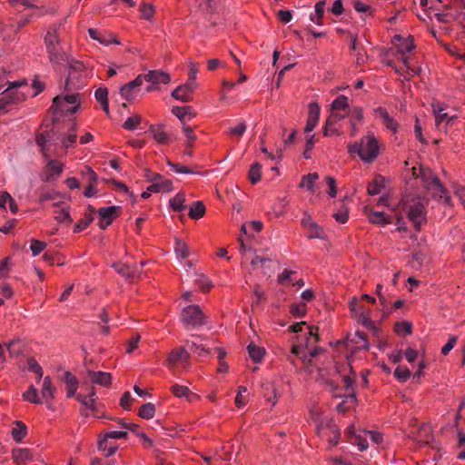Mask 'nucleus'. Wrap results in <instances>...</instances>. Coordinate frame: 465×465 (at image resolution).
Listing matches in <instances>:
<instances>
[{
  "label": "nucleus",
  "mask_w": 465,
  "mask_h": 465,
  "mask_svg": "<svg viewBox=\"0 0 465 465\" xmlns=\"http://www.w3.org/2000/svg\"><path fill=\"white\" fill-rule=\"evenodd\" d=\"M426 203L425 199L414 195H405L401 201L402 211L417 231H420L421 225L427 221Z\"/></svg>",
  "instance_id": "obj_1"
},
{
  "label": "nucleus",
  "mask_w": 465,
  "mask_h": 465,
  "mask_svg": "<svg viewBox=\"0 0 465 465\" xmlns=\"http://www.w3.org/2000/svg\"><path fill=\"white\" fill-rule=\"evenodd\" d=\"M351 153H358L361 159L366 163L373 162L379 154L378 142L373 135L363 137L361 143L349 145Z\"/></svg>",
  "instance_id": "obj_2"
},
{
  "label": "nucleus",
  "mask_w": 465,
  "mask_h": 465,
  "mask_svg": "<svg viewBox=\"0 0 465 465\" xmlns=\"http://www.w3.org/2000/svg\"><path fill=\"white\" fill-rule=\"evenodd\" d=\"M307 322H295L293 325L290 327L292 332H302L304 331V345L306 347L319 341L318 327L311 326L306 324Z\"/></svg>",
  "instance_id": "obj_3"
},
{
  "label": "nucleus",
  "mask_w": 465,
  "mask_h": 465,
  "mask_svg": "<svg viewBox=\"0 0 465 465\" xmlns=\"http://www.w3.org/2000/svg\"><path fill=\"white\" fill-rule=\"evenodd\" d=\"M78 97L76 94H68L64 97L57 95L53 99V106L62 112L65 111L74 114L78 109L77 104Z\"/></svg>",
  "instance_id": "obj_4"
},
{
  "label": "nucleus",
  "mask_w": 465,
  "mask_h": 465,
  "mask_svg": "<svg viewBox=\"0 0 465 465\" xmlns=\"http://www.w3.org/2000/svg\"><path fill=\"white\" fill-rule=\"evenodd\" d=\"M431 192L433 197L439 198L445 204H450V197L437 176H431L426 181V186Z\"/></svg>",
  "instance_id": "obj_5"
},
{
  "label": "nucleus",
  "mask_w": 465,
  "mask_h": 465,
  "mask_svg": "<svg viewBox=\"0 0 465 465\" xmlns=\"http://www.w3.org/2000/svg\"><path fill=\"white\" fill-rule=\"evenodd\" d=\"M120 207L119 206H109V207H102L98 210V214L100 221L98 223L99 227L102 230L106 229L113 221L119 216L120 214Z\"/></svg>",
  "instance_id": "obj_6"
},
{
  "label": "nucleus",
  "mask_w": 465,
  "mask_h": 465,
  "mask_svg": "<svg viewBox=\"0 0 465 465\" xmlns=\"http://www.w3.org/2000/svg\"><path fill=\"white\" fill-rule=\"evenodd\" d=\"M147 177L152 182V184L148 187V191L160 193L169 192L173 189L172 182L163 179L162 175L159 173H151Z\"/></svg>",
  "instance_id": "obj_7"
},
{
  "label": "nucleus",
  "mask_w": 465,
  "mask_h": 465,
  "mask_svg": "<svg viewBox=\"0 0 465 465\" xmlns=\"http://www.w3.org/2000/svg\"><path fill=\"white\" fill-rule=\"evenodd\" d=\"M143 82V74H139L134 80L125 84L120 89L121 96L128 101L135 98L136 94L139 91V87Z\"/></svg>",
  "instance_id": "obj_8"
},
{
  "label": "nucleus",
  "mask_w": 465,
  "mask_h": 465,
  "mask_svg": "<svg viewBox=\"0 0 465 465\" xmlns=\"http://www.w3.org/2000/svg\"><path fill=\"white\" fill-rule=\"evenodd\" d=\"M61 26L62 24L53 25L47 30V33L45 36L46 51L62 46L61 39L59 36Z\"/></svg>",
  "instance_id": "obj_9"
},
{
  "label": "nucleus",
  "mask_w": 465,
  "mask_h": 465,
  "mask_svg": "<svg viewBox=\"0 0 465 465\" xmlns=\"http://www.w3.org/2000/svg\"><path fill=\"white\" fill-rule=\"evenodd\" d=\"M22 87L29 89L25 81H15V82L9 83V85L6 88V91L10 92L12 101L15 104L25 101L27 97L26 92L19 90V88H22Z\"/></svg>",
  "instance_id": "obj_10"
},
{
  "label": "nucleus",
  "mask_w": 465,
  "mask_h": 465,
  "mask_svg": "<svg viewBox=\"0 0 465 465\" xmlns=\"http://www.w3.org/2000/svg\"><path fill=\"white\" fill-rule=\"evenodd\" d=\"M195 89V84L187 83L181 84L172 92V96L176 100L187 103L192 101V94Z\"/></svg>",
  "instance_id": "obj_11"
},
{
  "label": "nucleus",
  "mask_w": 465,
  "mask_h": 465,
  "mask_svg": "<svg viewBox=\"0 0 465 465\" xmlns=\"http://www.w3.org/2000/svg\"><path fill=\"white\" fill-rule=\"evenodd\" d=\"M143 266V262H141L140 268H138L137 266L131 268L129 265L125 263L114 264L115 271L129 282H133L136 277H138V275L141 273Z\"/></svg>",
  "instance_id": "obj_12"
},
{
  "label": "nucleus",
  "mask_w": 465,
  "mask_h": 465,
  "mask_svg": "<svg viewBox=\"0 0 465 465\" xmlns=\"http://www.w3.org/2000/svg\"><path fill=\"white\" fill-rule=\"evenodd\" d=\"M348 368H350L351 374L342 376L344 389L346 391H348V394L345 396V398L347 401H351L352 403H354L357 401L353 387L356 379V373L353 371L352 367L350 363H348Z\"/></svg>",
  "instance_id": "obj_13"
},
{
  "label": "nucleus",
  "mask_w": 465,
  "mask_h": 465,
  "mask_svg": "<svg viewBox=\"0 0 465 465\" xmlns=\"http://www.w3.org/2000/svg\"><path fill=\"white\" fill-rule=\"evenodd\" d=\"M63 168V164L58 161L50 160L43 172L42 180L50 182L55 176H59L62 173Z\"/></svg>",
  "instance_id": "obj_14"
},
{
  "label": "nucleus",
  "mask_w": 465,
  "mask_h": 465,
  "mask_svg": "<svg viewBox=\"0 0 465 465\" xmlns=\"http://www.w3.org/2000/svg\"><path fill=\"white\" fill-rule=\"evenodd\" d=\"M349 342H351L354 344V347L351 348L352 351L368 350L370 347L366 333L364 331H359V330H357L355 331V333L353 334V337L347 339V341H346L347 348L350 347Z\"/></svg>",
  "instance_id": "obj_15"
},
{
  "label": "nucleus",
  "mask_w": 465,
  "mask_h": 465,
  "mask_svg": "<svg viewBox=\"0 0 465 465\" xmlns=\"http://www.w3.org/2000/svg\"><path fill=\"white\" fill-rule=\"evenodd\" d=\"M351 311L354 317H359L360 320H371L370 309L362 301L353 298L350 303Z\"/></svg>",
  "instance_id": "obj_16"
},
{
  "label": "nucleus",
  "mask_w": 465,
  "mask_h": 465,
  "mask_svg": "<svg viewBox=\"0 0 465 465\" xmlns=\"http://www.w3.org/2000/svg\"><path fill=\"white\" fill-rule=\"evenodd\" d=\"M321 108L317 103H311L309 104L308 119L304 131L306 133L312 132L317 125L320 118Z\"/></svg>",
  "instance_id": "obj_17"
},
{
  "label": "nucleus",
  "mask_w": 465,
  "mask_h": 465,
  "mask_svg": "<svg viewBox=\"0 0 465 465\" xmlns=\"http://www.w3.org/2000/svg\"><path fill=\"white\" fill-rule=\"evenodd\" d=\"M181 320H203L210 316L205 314L198 305H188L182 309Z\"/></svg>",
  "instance_id": "obj_18"
},
{
  "label": "nucleus",
  "mask_w": 465,
  "mask_h": 465,
  "mask_svg": "<svg viewBox=\"0 0 465 465\" xmlns=\"http://www.w3.org/2000/svg\"><path fill=\"white\" fill-rule=\"evenodd\" d=\"M62 381L65 384L66 396L68 398L74 397L78 389V379L72 372L65 371L63 374Z\"/></svg>",
  "instance_id": "obj_19"
},
{
  "label": "nucleus",
  "mask_w": 465,
  "mask_h": 465,
  "mask_svg": "<svg viewBox=\"0 0 465 465\" xmlns=\"http://www.w3.org/2000/svg\"><path fill=\"white\" fill-rule=\"evenodd\" d=\"M143 81L151 82L153 84H168L171 80L170 75L161 70H152L143 75Z\"/></svg>",
  "instance_id": "obj_20"
},
{
  "label": "nucleus",
  "mask_w": 465,
  "mask_h": 465,
  "mask_svg": "<svg viewBox=\"0 0 465 465\" xmlns=\"http://www.w3.org/2000/svg\"><path fill=\"white\" fill-rule=\"evenodd\" d=\"M54 207L59 208V210L55 211V220L60 223L71 224L73 223V219L70 216V207L65 204L64 202H55L54 203Z\"/></svg>",
  "instance_id": "obj_21"
},
{
  "label": "nucleus",
  "mask_w": 465,
  "mask_h": 465,
  "mask_svg": "<svg viewBox=\"0 0 465 465\" xmlns=\"http://www.w3.org/2000/svg\"><path fill=\"white\" fill-rule=\"evenodd\" d=\"M87 375L92 383L108 387L112 382V376L109 372L88 371Z\"/></svg>",
  "instance_id": "obj_22"
},
{
  "label": "nucleus",
  "mask_w": 465,
  "mask_h": 465,
  "mask_svg": "<svg viewBox=\"0 0 465 465\" xmlns=\"http://www.w3.org/2000/svg\"><path fill=\"white\" fill-rule=\"evenodd\" d=\"M189 359V353L183 348L173 349L167 357L168 367H173L179 361H186Z\"/></svg>",
  "instance_id": "obj_23"
},
{
  "label": "nucleus",
  "mask_w": 465,
  "mask_h": 465,
  "mask_svg": "<svg viewBox=\"0 0 465 465\" xmlns=\"http://www.w3.org/2000/svg\"><path fill=\"white\" fill-rule=\"evenodd\" d=\"M68 77L66 78L65 84L68 85L70 82H73L74 79V73L80 74V76H84L85 74L84 65L80 61L75 60H68Z\"/></svg>",
  "instance_id": "obj_24"
},
{
  "label": "nucleus",
  "mask_w": 465,
  "mask_h": 465,
  "mask_svg": "<svg viewBox=\"0 0 465 465\" xmlns=\"http://www.w3.org/2000/svg\"><path fill=\"white\" fill-rule=\"evenodd\" d=\"M88 34L92 39L97 40L104 45H108L111 43L117 44V45L120 44L119 41L112 35L103 34L100 31H98L97 29L90 28L88 30Z\"/></svg>",
  "instance_id": "obj_25"
},
{
  "label": "nucleus",
  "mask_w": 465,
  "mask_h": 465,
  "mask_svg": "<svg viewBox=\"0 0 465 465\" xmlns=\"http://www.w3.org/2000/svg\"><path fill=\"white\" fill-rule=\"evenodd\" d=\"M49 60L53 64H64L68 62V57L62 46L47 51Z\"/></svg>",
  "instance_id": "obj_26"
},
{
  "label": "nucleus",
  "mask_w": 465,
  "mask_h": 465,
  "mask_svg": "<svg viewBox=\"0 0 465 465\" xmlns=\"http://www.w3.org/2000/svg\"><path fill=\"white\" fill-rule=\"evenodd\" d=\"M465 5L462 0H451L448 5H443L446 12H452L455 20L459 21L464 15L463 9Z\"/></svg>",
  "instance_id": "obj_27"
},
{
  "label": "nucleus",
  "mask_w": 465,
  "mask_h": 465,
  "mask_svg": "<svg viewBox=\"0 0 465 465\" xmlns=\"http://www.w3.org/2000/svg\"><path fill=\"white\" fill-rule=\"evenodd\" d=\"M76 126L74 123H68L67 124V134L64 137H61L60 139L62 144L64 148H68L76 143Z\"/></svg>",
  "instance_id": "obj_28"
},
{
  "label": "nucleus",
  "mask_w": 465,
  "mask_h": 465,
  "mask_svg": "<svg viewBox=\"0 0 465 465\" xmlns=\"http://www.w3.org/2000/svg\"><path fill=\"white\" fill-rule=\"evenodd\" d=\"M55 387L52 384V380L50 376H45L43 381L41 394L43 398L46 401H53L54 399Z\"/></svg>",
  "instance_id": "obj_29"
},
{
  "label": "nucleus",
  "mask_w": 465,
  "mask_h": 465,
  "mask_svg": "<svg viewBox=\"0 0 465 465\" xmlns=\"http://www.w3.org/2000/svg\"><path fill=\"white\" fill-rule=\"evenodd\" d=\"M326 429L329 430L330 433V436L328 438L330 448H332L339 443L341 438V430L339 427L331 420L326 423Z\"/></svg>",
  "instance_id": "obj_30"
},
{
  "label": "nucleus",
  "mask_w": 465,
  "mask_h": 465,
  "mask_svg": "<svg viewBox=\"0 0 465 465\" xmlns=\"http://www.w3.org/2000/svg\"><path fill=\"white\" fill-rule=\"evenodd\" d=\"M15 424V427L12 429L11 435L15 442H21L27 435V427L21 420H16Z\"/></svg>",
  "instance_id": "obj_31"
},
{
  "label": "nucleus",
  "mask_w": 465,
  "mask_h": 465,
  "mask_svg": "<svg viewBox=\"0 0 465 465\" xmlns=\"http://www.w3.org/2000/svg\"><path fill=\"white\" fill-rule=\"evenodd\" d=\"M394 39L399 42L397 45L398 52L402 54L411 52L415 47L413 40L410 37L404 39L401 35H395Z\"/></svg>",
  "instance_id": "obj_32"
},
{
  "label": "nucleus",
  "mask_w": 465,
  "mask_h": 465,
  "mask_svg": "<svg viewBox=\"0 0 465 465\" xmlns=\"http://www.w3.org/2000/svg\"><path fill=\"white\" fill-rule=\"evenodd\" d=\"M247 351L251 359L256 363L261 362L265 355V350L253 342L247 346Z\"/></svg>",
  "instance_id": "obj_33"
},
{
  "label": "nucleus",
  "mask_w": 465,
  "mask_h": 465,
  "mask_svg": "<svg viewBox=\"0 0 465 465\" xmlns=\"http://www.w3.org/2000/svg\"><path fill=\"white\" fill-rule=\"evenodd\" d=\"M25 349V343L20 339L12 340L7 343V351L10 357H18L23 354Z\"/></svg>",
  "instance_id": "obj_34"
},
{
  "label": "nucleus",
  "mask_w": 465,
  "mask_h": 465,
  "mask_svg": "<svg viewBox=\"0 0 465 465\" xmlns=\"http://www.w3.org/2000/svg\"><path fill=\"white\" fill-rule=\"evenodd\" d=\"M376 114L381 117L388 129L393 132L397 131L398 124L389 115L388 112L384 108L379 107L376 110Z\"/></svg>",
  "instance_id": "obj_35"
},
{
  "label": "nucleus",
  "mask_w": 465,
  "mask_h": 465,
  "mask_svg": "<svg viewBox=\"0 0 465 465\" xmlns=\"http://www.w3.org/2000/svg\"><path fill=\"white\" fill-rule=\"evenodd\" d=\"M150 133L153 134V138L160 143L166 144L170 143V137L163 130L162 126H154L151 125L149 129Z\"/></svg>",
  "instance_id": "obj_36"
},
{
  "label": "nucleus",
  "mask_w": 465,
  "mask_h": 465,
  "mask_svg": "<svg viewBox=\"0 0 465 465\" xmlns=\"http://www.w3.org/2000/svg\"><path fill=\"white\" fill-rule=\"evenodd\" d=\"M383 187L384 178L381 175H378L371 183H369L367 191L370 195H376L381 192Z\"/></svg>",
  "instance_id": "obj_37"
},
{
  "label": "nucleus",
  "mask_w": 465,
  "mask_h": 465,
  "mask_svg": "<svg viewBox=\"0 0 465 465\" xmlns=\"http://www.w3.org/2000/svg\"><path fill=\"white\" fill-rule=\"evenodd\" d=\"M60 139V134L52 129L47 134H41L36 137V143L40 147H44L48 142Z\"/></svg>",
  "instance_id": "obj_38"
},
{
  "label": "nucleus",
  "mask_w": 465,
  "mask_h": 465,
  "mask_svg": "<svg viewBox=\"0 0 465 465\" xmlns=\"http://www.w3.org/2000/svg\"><path fill=\"white\" fill-rule=\"evenodd\" d=\"M205 213V206L201 201L194 202L189 210V216L192 219L197 220L202 218Z\"/></svg>",
  "instance_id": "obj_39"
},
{
  "label": "nucleus",
  "mask_w": 465,
  "mask_h": 465,
  "mask_svg": "<svg viewBox=\"0 0 465 465\" xmlns=\"http://www.w3.org/2000/svg\"><path fill=\"white\" fill-rule=\"evenodd\" d=\"M346 115L347 113L343 114L336 111L331 113L325 122L324 135L329 136L331 134L329 133V127L333 126L336 123L343 119Z\"/></svg>",
  "instance_id": "obj_40"
},
{
  "label": "nucleus",
  "mask_w": 465,
  "mask_h": 465,
  "mask_svg": "<svg viewBox=\"0 0 465 465\" xmlns=\"http://www.w3.org/2000/svg\"><path fill=\"white\" fill-rule=\"evenodd\" d=\"M185 196L183 193H178L174 197H173L170 202V207L175 212H181L185 209Z\"/></svg>",
  "instance_id": "obj_41"
},
{
  "label": "nucleus",
  "mask_w": 465,
  "mask_h": 465,
  "mask_svg": "<svg viewBox=\"0 0 465 465\" xmlns=\"http://www.w3.org/2000/svg\"><path fill=\"white\" fill-rule=\"evenodd\" d=\"M394 331L401 336L410 335L412 332L411 322H396Z\"/></svg>",
  "instance_id": "obj_42"
},
{
  "label": "nucleus",
  "mask_w": 465,
  "mask_h": 465,
  "mask_svg": "<svg viewBox=\"0 0 465 465\" xmlns=\"http://www.w3.org/2000/svg\"><path fill=\"white\" fill-rule=\"evenodd\" d=\"M154 413L155 406L152 402L143 404L138 411V415L145 420L152 419L154 416Z\"/></svg>",
  "instance_id": "obj_43"
},
{
  "label": "nucleus",
  "mask_w": 465,
  "mask_h": 465,
  "mask_svg": "<svg viewBox=\"0 0 465 465\" xmlns=\"http://www.w3.org/2000/svg\"><path fill=\"white\" fill-rule=\"evenodd\" d=\"M23 398L31 403L41 404L42 401L38 396V391L34 385H31L28 390L23 393Z\"/></svg>",
  "instance_id": "obj_44"
},
{
  "label": "nucleus",
  "mask_w": 465,
  "mask_h": 465,
  "mask_svg": "<svg viewBox=\"0 0 465 465\" xmlns=\"http://www.w3.org/2000/svg\"><path fill=\"white\" fill-rule=\"evenodd\" d=\"M332 111H345L349 107V99L347 96L339 95L331 104Z\"/></svg>",
  "instance_id": "obj_45"
},
{
  "label": "nucleus",
  "mask_w": 465,
  "mask_h": 465,
  "mask_svg": "<svg viewBox=\"0 0 465 465\" xmlns=\"http://www.w3.org/2000/svg\"><path fill=\"white\" fill-rule=\"evenodd\" d=\"M369 219L374 224L385 225L391 223L390 218L383 212H373L370 214Z\"/></svg>",
  "instance_id": "obj_46"
},
{
  "label": "nucleus",
  "mask_w": 465,
  "mask_h": 465,
  "mask_svg": "<svg viewBox=\"0 0 465 465\" xmlns=\"http://www.w3.org/2000/svg\"><path fill=\"white\" fill-rule=\"evenodd\" d=\"M108 439L109 438H106V433H105L104 437L103 439L99 440L98 444H97V448L99 450H102V451L107 450V452L105 453V457H110V456L114 455L115 453V451L117 450L116 445H113V446H110L109 448H107Z\"/></svg>",
  "instance_id": "obj_47"
},
{
  "label": "nucleus",
  "mask_w": 465,
  "mask_h": 465,
  "mask_svg": "<svg viewBox=\"0 0 465 465\" xmlns=\"http://www.w3.org/2000/svg\"><path fill=\"white\" fill-rule=\"evenodd\" d=\"M173 114L177 116L181 121H183L186 115L190 118L194 117L195 114L192 113V109L189 106H173L172 109Z\"/></svg>",
  "instance_id": "obj_48"
},
{
  "label": "nucleus",
  "mask_w": 465,
  "mask_h": 465,
  "mask_svg": "<svg viewBox=\"0 0 465 465\" xmlns=\"http://www.w3.org/2000/svg\"><path fill=\"white\" fill-rule=\"evenodd\" d=\"M262 165L259 163H254L249 170V179L252 184L257 183L262 177L261 173Z\"/></svg>",
  "instance_id": "obj_49"
},
{
  "label": "nucleus",
  "mask_w": 465,
  "mask_h": 465,
  "mask_svg": "<svg viewBox=\"0 0 465 465\" xmlns=\"http://www.w3.org/2000/svg\"><path fill=\"white\" fill-rule=\"evenodd\" d=\"M319 178L317 173H308L303 175L302 182L300 183V187H305L309 191L313 190L314 182Z\"/></svg>",
  "instance_id": "obj_50"
},
{
  "label": "nucleus",
  "mask_w": 465,
  "mask_h": 465,
  "mask_svg": "<svg viewBox=\"0 0 465 465\" xmlns=\"http://www.w3.org/2000/svg\"><path fill=\"white\" fill-rule=\"evenodd\" d=\"M14 104H15L12 101L10 92L6 91V89L4 90L1 93V96H0V110L6 112L8 110L9 106L14 105Z\"/></svg>",
  "instance_id": "obj_51"
},
{
  "label": "nucleus",
  "mask_w": 465,
  "mask_h": 465,
  "mask_svg": "<svg viewBox=\"0 0 465 465\" xmlns=\"http://www.w3.org/2000/svg\"><path fill=\"white\" fill-rule=\"evenodd\" d=\"M27 368L28 371L35 372L37 375V381L41 380L44 373L43 369L35 358L31 357L27 360Z\"/></svg>",
  "instance_id": "obj_52"
},
{
  "label": "nucleus",
  "mask_w": 465,
  "mask_h": 465,
  "mask_svg": "<svg viewBox=\"0 0 465 465\" xmlns=\"http://www.w3.org/2000/svg\"><path fill=\"white\" fill-rule=\"evenodd\" d=\"M307 306L304 302H300L296 304H292L290 307V312L293 317L302 318L306 314Z\"/></svg>",
  "instance_id": "obj_53"
},
{
  "label": "nucleus",
  "mask_w": 465,
  "mask_h": 465,
  "mask_svg": "<svg viewBox=\"0 0 465 465\" xmlns=\"http://www.w3.org/2000/svg\"><path fill=\"white\" fill-rule=\"evenodd\" d=\"M174 251H175L177 257H179V258L184 259L189 256L188 247H187L186 243L182 240L177 239L175 241Z\"/></svg>",
  "instance_id": "obj_54"
},
{
  "label": "nucleus",
  "mask_w": 465,
  "mask_h": 465,
  "mask_svg": "<svg viewBox=\"0 0 465 465\" xmlns=\"http://www.w3.org/2000/svg\"><path fill=\"white\" fill-rule=\"evenodd\" d=\"M394 377L401 382L407 381L411 373L407 367L398 366L394 371Z\"/></svg>",
  "instance_id": "obj_55"
},
{
  "label": "nucleus",
  "mask_w": 465,
  "mask_h": 465,
  "mask_svg": "<svg viewBox=\"0 0 465 465\" xmlns=\"http://www.w3.org/2000/svg\"><path fill=\"white\" fill-rule=\"evenodd\" d=\"M59 199V194L54 191H47V192H42L39 196V202L45 203L46 201H52L53 204L55 202H61Z\"/></svg>",
  "instance_id": "obj_56"
},
{
  "label": "nucleus",
  "mask_w": 465,
  "mask_h": 465,
  "mask_svg": "<svg viewBox=\"0 0 465 465\" xmlns=\"http://www.w3.org/2000/svg\"><path fill=\"white\" fill-rule=\"evenodd\" d=\"M171 391L176 397H179V398L188 397L189 394L191 393V391L187 386H183V385H179V384L173 385L171 388Z\"/></svg>",
  "instance_id": "obj_57"
},
{
  "label": "nucleus",
  "mask_w": 465,
  "mask_h": 465,
  "mask_svg": "<svg viewBox=\"0 0 465 465\" xmlns=\"http://www.w3.org/2000/svg\"><path fill=\"white\" fill-rule=\"evenodd\" d=\"M434 16L440 23H450L455 20V16L452 15V12H446L444 9H442L441 12L436 13Z\"/></svg>",
  "instance_id": "obj_58"
},
{
  "label": "nucleus",
  "mask_w": 465,
  "mask_h": 465,
  "mask_svg": "<svg viewBox=\"0 0 465 465\" xmlns=\"http://www.w3.org/2000/svg\"><path fill=\"white\" fill-rule=\"evenodd\" d=\"M194 282L203 292H208L212 287L209 279L203 274L198 275Z\"/></svg>",
  "instance_id": "obj_59"
},
{
  "label": "nucleus",
  "mask_w": 465,
  "mask_h": 465,
  "mask_svg": "<svg viewBox=\"0 0 465 465\" xmlns=\"http://www.w3.org/2000/svg\"><path fill=\"white\" fill-rule=\"evenodd\" d=\"M45 246L46 244L44 242L35 239L31 240L30 249L34 256L38 255L42 251H44Z\"/></svg>",
  "instance_id": "obj_60"
},
{
  "label": "nucleus",
  "mask_w": 465,
  "mask_h": 465,
  "mask_svg": "<svg viewBox=\"0 0 465 465\" xmlns=\"http://www.w3.org/2000/svg\"><path fill=\"white\" fill-rule=\"evenodd\" d=\"M133 401L134 398L131 393L129 391H125L120 399V406L126 411H130Z\"/></svg>",
  "instance_id": "obj_61"
},
{
  "label": "nucleus",
  "mask_w": 465,
  "mask_h": 465,
  "mask_svg": "<svg viewBox=\"0 0 465 465\" xmlns=\"http://www.w3.org/2000/svg\"><path fill=\"white\" fill-rule=\"evenodd\" d=\"M308 237L309 238H322L323 237V232L322 228L315 223L312 226H310L308 229Z\"/></svg>",
  "instance_id": "obj_62"
},
{
  "label": "nucleus",
  "mask_w": 465,
  "mask_h": 465,
  "mask_svg": "<svg viewBox=\"0 0 465 465\" xmlns=\"http://www.w3.org/2000/svg\"><path fill=\"white\" fill-rule=\"evenodd\" d=\"M93 221V217L92 216H87L84 219H81L75 225H74V232H80L82 231H84V229H86L88 227V225L92 223Z\"/></svg>",
  "instance_id": "obj_63"
},
{
  "label": "nucleus",
  "mask_w": 465,
  "mask_h": 465,
  "mask_svg": "<svg viewBox=\"0 0 465 465\" xmlns=\"http://www.w3.org/2000/svg\"><path fill=\"white\" fill-rule=\"evenodd\" d=\"M140 122H141V117L139 115H135V116H133V117H129L124 123L123 126L126 130H134L140 124Z\"/></svg>",
  "instance_id": "obj_64"
}]
</instances>
